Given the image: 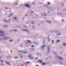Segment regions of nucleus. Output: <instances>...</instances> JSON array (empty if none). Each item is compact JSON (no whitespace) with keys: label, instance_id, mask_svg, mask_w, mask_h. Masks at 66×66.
I'll use <instances>...</instances> for the list:
<instances>
[{"label":"nucleus","instance_id":"49530a36","mask_svg":"<svg viewBox=\"0 0 66 66\" xmlns=\"http://www.w3.org/2000/svg\"><path fill=\"white\" fill-rule=\"evenodd\" d=\"M51 42H53H53H54V40H52Z\"/></svg>","mask_w":66,"mask_h":66},{"label":"nucleus","instance_id":"a18cd8bd","mask_svg":"<svg viewBox=\"0 0 66 66\" xmlns=\"http://www.w3.org/2000/svg\"><path fill=\"white\" fill-rule=\"evenodd\" d=\"M10 15H11V16H13V14H10Z\"/></svg>","mask_w":66,"mask_h":66},{"label":"nucleus","instance_id":"f3484780","mask_svg":"<svg viewBox=\"0 0 66 66\" xmlns=\"http://www.w3.org/2000/svg\"><path fill=\"white\" fill-rule=\"evenodd\" d=\"M35 22L34 21H32L31 22V23L32 24H34L35 23Z\"/></svg>","mask_w":66,"mask_h":66},{"label":"nucleus","instance_id":"8fccbe9b","mask_svg":"<svg viewBox=\"0 0 66 66\" xmlns=\"http://www.w3.org/2000/svg\"><path fill=\"white\" fill-rule=\"evenodd\" d=\"M18 4H15V5H18Z\"/></svg>","mask_w":66,"mask_h":66},{"label":"nucleus","instance_id":"338daca9","mask_svg":"<svg viewBox=\"0 0 66 66\" xmlns=\"http://www.w3.org/2000/svg\"><path fill=\"white\" fill-rule=\"evenodd\" d=\"M32 4H35L34 3H32Z\"/></svg>","mask_w":66,"mask_h":66},{"label":"nucleus","instance_id":"2f4dec72","mask_svg":"<svg viewBox=\"0 0 66 66\" xmlns=\"http://www.w3.org/2000/svg\"><path fill=\"white\" fill-rule=\"evenodd\" d=\"M45 7H49V5H46Z\"/></svg>","mask_w":66,"mask_h":66},{"label":"nucleus","instance_id":"473e14b6","mask_svg":"<svg viewBox=\"0 0 66 66\" xmlns=\"http://www.w3.org/2000/svg\"><path fill=\"white\" fill-rule=\"evenodd\" d=\"M32 56V55L31 54H30L28 55V57H31Z\"/></svg>","mask_w":66,"mask_h":66},{"label":"nucleus","instance_id":"393cba45","mask_svg":"<svg viewBox=\"0 0 66 66\" xmlns=\"http://www.w3.org/2000/svg\"><path fill=\"white\" fill-rule=\"evenodd\" d=\"M13 31H15V32H17L18 31V30L17 29H15L13 30Z\"/></svg>","mask_w":66,"mask_h":66},{"label":"nucleus","instance_id":"37998d69","mask_svg":"<svg viewBox=\"0 0 66 66\" xmlns=\"http://www.w3.org/2000/svg\"><path fill=\"white\" fill-rule=\"evenodd\" d=\"M54 54H55V55H57V54H56V53L55 52H54Z\"/></svg>","mask_w":66,"mask_h":66},{"label":"nucleus","instance_id":"0eeeda50","mask_svg":"<svg viewBox=\"0 0 66 66\" xmlns=\"http://www.w3.org/2000/svg\"><path fill=\"white\" fill-rule=\"evenodd\" d=\"M42 16H47V15L44 13H42L41 14Z\"/></svg>","mask_w":66,"mask_h":66},{"label":"nucleus","instance_id":"6e6552de","mask_svg":"<svg viewBox=\"0 0 66 66\" xmlns=\"http://www.w3.org/2000/svg\"><path fill=\"white\" fill-rule=\"evenodd\" d=\"M37 16H38V15H35L33 16L34 18H36L37 17Z\"/></svg>","mask_w":66,"mask_h":66},{"label":"nucleus","instance_id":"79ce46f5","mask_svg":"<svg viewBox=\"0 0 66 66\" xmlns=\"http://www.w3.org/2000/svg\"><path fill=\"white\" fill-rule=\"evenodd\" d=\"M42 65L44 66V65H45V63L44 62H43L42 63Z\"/></svg>","mask_w":66,"mask_h":66},{"label":"nucleus","instance_id":"09e8293b","mask_svg":"<svg viewBox=\"0 0 66 66\" xmlns=\"http://www.w3.org/2000/svg\"><path fill=\"white\" fill-rule=\"evenodd\" d=\"M43 3L42 2V3H39V4H42V3Z\"/></svg>","mask_w":66,"mask_h":66},{"label":"nucleus","instance_id":"bf43d9fd","mask_svg":"<svg viewBox=\"0 0 66 66\" xmlns=\"http://www.w3.org/2000/svg\"><path fill=\"white\" fill-rule=\"evenodd\" d=\"M21 66H23V65L22 64L21 65Z\"/></svg>","mask_w":66,"mask_h":66},{"label":"nucleus","instance_id":"5701e85b","mask_svg":"<svg viewBox=\"0 0 66 66\" xmlns=\"http://www.w3.org/2000/svg\"><path fill=\"white\" fill-rule=\"evenodd\" d=\"M48 42H50V39L49 38H48Z\"/></svg>","mask_w":66,"mask_h":66},{"label":"nucleus","instance_id":"0e129e2a","mask_svg":"<svg viewBox=\"0 0 66 66\" xmlns=\"http://www.w3.org/2000/svg\"><path fill=\"white\" fill-rule=\"evenodd\" d=\"M28 16V15H26V16Z\"/></svg>","mask_w":66,"mask_h":66},{"label":"nucleus","instance_id":"052dcab7","mask_svg":"<svg viewBox=\"0 0 66 66\" xmlns=\"http://www.w3.org/2000/svg\"><path fill=\"white\" fill-rule=\"evenodd\" d=\"M63 21H64V20L62 19V21L63 22Z\"/></svg>","mask_w":66,"mask_h":66},{"label":"nucleus","instance_id":"f8f14e48","mask_svg":"<svg viewBox=\"0 0 66 66\" xmlns=\"http://www.w3.org/2000/svg\"><path fill=\"white\" fill-rule=\"evenodd\" d=\"M4 33V31H2L1 30H0V33Z\"/></svg>","mask_w":66,"mask_h":66},{"label":"nucleus","instance_id":"a878e982","mask_svg":"<svg viewBox=\"0 0 66 66\" xmlns=\"http://www.w3.org/2000/svg\"><path fill=\"white\" fill-rule=\"evenodd\" d=\"M14 19H15V20H17V17L16 16L14 18Z\"/></svg>","mask_w":66,"mask_h":66},{"label":"nucleus","instance_id":"774afa93","mask_svg":"<svg viewBox=\"0 0 66 66\" xmlns=\"http://www.w3.org/2000/svg\"><path fill=\"white\" fill-rule=\"evenodd\" d=\"M52 44H53V43H52Z\"/></svg>","mask_w":66,"mask_h":66},{"label":"nucleus","instance_id":"6ab92c4d","mask_svg":"<svg viewBox=\"0 0 66 66\" xmlns=\"http://www.w3.org/2000/svg\"><path fill=\"white\" fill-rule=\"evenodd\" d=\"M58 14L59 15H62V14L61 13H58Z\"/></svg>","mask_w":66,"mask_h":66},{"label":"nucleus","instance_id":"e2e57ef3","mask_svg":"<svg viewBox=\"0 0 66 66\" xmlns=\"http://www.w3.org/2000/svg\"><path fill=\"white\" fill-rule=\"evenodd\" d=\"M11 42H13V40H11Z\"/></svg>","mask_w":66,"mask_h":66},{"label":"nucleus","instance_id":"72a5a7b5","mask_svg":"<svg viewBox=\"0 0 66 66\" xmlns=\"http://www.w3.org/2000/svg\"><path fill=\"white\" fill-rule=\"evenodd\" d=\"M27 64H29L30 63V62H26Z\"/></svg>","mask_w":66,"mask_h":66},{"label":"nucleus","instance_id":"9b49d317","mask_svg":"<svg viewBox=\"0 0 66 66\" xmlns=\"http://www.w3.org/2000/svg\"><path fill=\"white\" fill-rule=\"evenodd\" d=\"M45 47V45H43L42 46V47H41L42 48H43V49H42V50H43V49H44V48Z\"/></svg>","mask_w":66,"mask_h":66},{"label":"nucleus","instance_id":"412c9836","mask_svg":"<svg viewBox=\"0 0 66 66\" xmlns=\"http://www.w3.org/2000/svg\"><path fill=\"white\" fill-rule=\"evenodd\" d=\"M6 63L7 64V65H9V62H7V61H6Z\"/></svg>","mask_w":66,"mask_h":66},{"label":"nucleus","instance_id":"b1692460","mask_svg":"<svg viewBox=\"0 0 66 66\" xmlns=\"http://www.w3.org/2000/svg\"><path fill=\"white\" fill-rule=\"evenodd\" d=\"M56 42L57 43V42H60V40H57L56 41Z\"/></svg>","mask_w":66,"mask_h":66},{"label":"nucleus","instance_id":"9d476101","mask_svg":"<svg viewBox=\"0 0 66 66\" xmlns=\"http://www.w3.org/2000/svg\"><path fill=\"white\" fill-rule=\"evenodd\" d=\"M30 51H34V48H31L30 49Z\"/></svg>","mask_w":66,"mask_h":66},{"label":"nucleus","instance_id":"20e7f679","mask_svg":"<svg viewBox=\"0 0 66 66\" xmlns=\"http://www.w3.org/2000/svg\"><path fill=\"white\" fill-rule=\"evenodd\" d=\"M19 52H20L22 53H27V52H26L23 51H19Z\"/></svg>","mask_w":66,"mask_h":66},{"label":"nucleus","instance_id":"dca6fc26","mask_svg":"<svg viewBox=\"0 0 66 66\" xmlns=\"http://www.w3.org/2000/svg\"><path fill=\"white\" fill-rule=\"evenodd\" d=\"M7 58L8 59H10L11 58V57L10 56H7Z\"/></svg>","mask_w":66,"mask_h":66},{"label":"nucleus","instance_id":"f704fd0d","mask_svg":"<svg viewBox=\"0 0 66 66\" xmlns=\"http://www.w3.org/2000/svg\"><path fill=\"white\" fill-rule=\"evenodd\" d=\"M30 60H31L32 59H33V58L32 57H30Z\"/></svg>","mask_w":66,"mask_h":66},{"label":"nucleus","instance_id":"c9c22d12","mask_svg":"<svg viewBox=\"0 0 66 66\" xmlns=\"http://www.w3.org/2000/svg\"><path fill=\"white\" fill-rule=\"evenodd\" d=\"M8 9H9V8H8V7H5V10H8Z\"/></svg>","mask_w":66,"mask_h":66},{"label":"nucleus","instance_id":"de8ad7c7","mask_svg":"<svg viewBox=\"0 0 66 66\" xmlns=\"http://www.w3.org/2000/svg\"><path fill=\"white\" fill-rule=\"evenodd\" d=\"M38 59V57H37L36 58H35L36 60H37V59Z\"/></svg>","mask_w":66,"mask_h":66},{"label":"nucleus","instance_id":"7ed1b4c3","mask_svg":"<svg viewBox=\"0 0 66 66\" xmlns=\"http://www.w3.org/2000/svg\"><path fill=\"white\" fill-rule=\"evenodd\" d=\"M22 30L23 31H26V32H29V30L27 29H22Z\"/></svg>","mask_w":66,"mask_h":66},{"label":"nucleus","instance_id":"7c9ffc66","mask_svg":"<svg viewBox=\"0 0 66 66\" xmlns=\"http://www.w3.org/2000/svg\"><path fill=\"white\" fill-rule=\"evenodd\" d=\"M41 53H38V55H39V56H40V55H41Z\"/></svg>","mask_w":66,"mask_h":66},{"label":"nucleus","instance_id":"e433bc0d","mask_svg":"<svg viewBox=\"0 0 66 66\" xmlns=\"http://www.w3.org/2000/svg\"><path fill=\"white\" fill-rule=\"evenodd\" d=\"M47 13H50V11H48L47 12Z\"/></svg>","mask_w":66,"mask_h":66},{"label":"nucleus","instance_id":"864d4df0","mask_svg":"<svg viewBox=\"0 0 66 66\" xmlns=\"http://www.w3.org/2000/svg\"><path fill=\"white\" fill-rule=\"evenodd\" d=\"M61 34L60 33L59 34V35H61Z\"/></svg>","mask_w":66,"mask_h":66},{"label":"nucleus","instance_id":"58836bf2","mask_svg":"<svg viewBox=\"0 0 66 66\" xmlns=\"http://www.w3.org/2000/svg\"><path fill=\"white\" fill-rule=\"evenodd\" d=\"M66 9H63V11H66Z\"/></svg>","mask_w":66,"mask_h":66},{"label":"nucleus","instance_id":"13d9d810","mask_svg":"<svg viewBox=\"0 0 66 66\" xmlns=\"http://www.w3.org/2000/svg\"><path fill=\"white\" fill-rule=\"evenodd\" d=\"M45 43V41H44V42H43V44H44V43Z\"/></svg>","mask_w":66,"mask_h":66},{"label":"nucleus","instance_id":"603ef678","mask_svg":"<svg viewBox=\"0 0 66 66\" xmlns=\"http://www.w3.org/2000/svg\"><path fill=\"white\" fill-rule=\"evenodd\" d=\"M51 21H50L49 22V23H51Z\"/></svg>","mask_w":66,"mask_h":66},{"label":"nucleus","instance_id":"5fc2aeb1","mask_svg":"<svg viewBox=\"0 0 66 66\" xmlns=\"http://www.w3.org/2000/svg\"><path fill=\"white\" fill-rule=\"evenodd\" d=\"M12 52H13V51H11V52L12 53H13Z\"/></svg>","mask_w":66,"mask_h":66},{"label":"nucleus","instance_id":"ea45409f","mask_svg":"<svg viewBox=\"0 0 66 66\" xmlns=\"http://www.w3.org/2000/svg\"><path fill=\"white\" fill-rule=\"evenodd\" d=\"M20 47H22V44H21V45H20Z\"/></svg>","mask_w":66,"mask_h":66},{"label":"nucleus","instance_id":"3c124183","mask_svg":"<svg viewBox=\"0 0 66 66\" xmlns=\"http://www.w3.org/2000/svg\"><path fill=\"white\" fill-rule=\"evenodd\" d=\"M66 44H64L63 45V46H65L66 45Z\"/></svg>","mask_w":66,"mask_h":66},{"label":"nucleus","instance_id":"cd10ccee","mask_svg":"<svg viewBox=\"0 0 66 66\" xmlns=\"http://www.w3.org/2000/svg\"><path fill=\"white\" fill-rule=\"evenodd\" d=\"M21 57H23V56H22V55H21V54H20L19 55Z\"/></svg>","mask_w":66,"mask_h":66},{"label":"nucleus","instance_id":"c03bdc74","mask_svg":"<svg viewBox=\"0 0 66 66\" xmlns=\"http://www.w3.org/2000/svg\"><path fill=\"white\" fill-rule=\"evenodd\" d=\"M34 47V45H32L31 46V47Z\"/></svg>","mask_w":66,"mask_h":66},{"label":"nucleus","instance_id":"c85d7f7f","mask_svg":"<svg viewBox=\"0 0 66 66\" xmlns=\"http://www.w3.org/2000/svg\"><path fill=\"white\" fill-rule=\"evenodd\" d=\"M1 62L2 63H3V62H4V60H1Z\"/></svg>","mask_w":66,"mask_h":66},{"label":"nucleus","instance_id":"aec40b11","mask_svg":"<svg viewBox=\"0 0 66 66\" xmlns=\"http://www.w3.org/2000/svg\"><path fill=\"white\" fill-rule=\"evenodd\" d=\"M27 42L28 43H31V42H30V41L29 40H27Z\"/></svg>","mask_w":66,"mask_h":66},{"label":"nucleus","instance_id":"680f3d73","mask_svg":"<svg viewBox=\"0 0 66 66\" xmlns=\"http://www.w3.org/2000/svg\"><path fill=\"white\" fill-rule=\"evenodd\" d=\"M8 17H11V16L9 15V16H8Z\"/></svg>","mask_w":66,"mask_h":66},{"label":"nucleus","instance_id":"1a4fd4ad","mask_svg":"<svg viewBox=\"0 0 66 66\" xmlns=\"http://www.w3.org/2000/svg\"><path fill=\"white\" fill-rule=\"evenodd\" d=\"M9 27V26L7 25H5L4 26V27L5 28H7Z\"/></svg>","mask_w":66,"mask_h":66},{"label":"nucleus","instance_id":"2eb2a0df","mask_svg":"<svg viewBox=\"0 0 66 66\" xmlns=\"http://www.w3.org/2000/svg\"><path fill=\"white\" fill-rule=\"evenodd\" d=\"M4 21H5V22H7V23H9L10 22V21L6 20H4Z\"/></svg>","mask_w":66,"mask_h":66},{"label":"nucleus","instance_id":"ddd939ff","mask_svg":"<svg viewBox=\"0 0 66 66\" xmlns=\"http://www.w3.org/2000/svg\"><path fill=\"white\" fill-rule=\"evenodd\" d=\"M57 57L59 58V59L60 60H62V57H60L58 56Z\"/></svg>","mask_w":66,"mask_h":66},{"label":"nucleus","instance_id":"423d86ee","mask_svg":"<svg viewBox=\"0 0 66 66\" xmlns=\"http://www.w3.org/2000/svg\"><path fill=\"white\" fill-rule=\"evenodd\" d=\"M4 40H7L9 39V38L8 37H4Z\"/></svg>","mask_w":66,"mask_h":66},{"label":"nucleus","instance_id":"c756f323","mask_svg":"<svg viewBox=\"0 0 66 66\" xmlns=\"http://www.w3.org/2000/svg\"><path fill=\"white\" fill-rule=\"evenodd\" d=\"M4 64L3 63H2L1 64V66H4Z\"/></svg>","mask_w":66,"mask_h":66},{"label":"nucleus","instance_id":"a19ab883","mask_svg":"<svg viewBox=\"0 0 66 66\" xmlns=\"http://www.w3.org/2000/svg\"><path fill=\"white\" fill-rule=\"evenodd\" d=\"M47 3H48V5H49V4H50V2L49 3L48 2Z\"/></svg>","mask_w":66,"mask_h":66},{"label":"nucleus","instance_id":"a211bd4d","mask_svg":"<svg viewBox=\"0 0 66 66\" xmlns=\"http://www.w3.org/2000/svg\"><path fill=\"white\" fill-rule=\"evenodd\" d=\"M49 9L50 10H51L52 11H53V9L52 8H50Z\"/></svg>","mask_w":66,"mask_h":66},{"label":"nucleus","instance_id":"4d7b16f0","mask_svg":"<svg viewBox=\"0 0 66 66\" xmlns=\"http://www.w3.org/2000/svg\"><path fill=\"white\" fill-rule=\"evenodd\" d=\"M19 40H20L19 39L18 40V42L19 41Z\"/></svg>","mask_w":66,"mask_h":66},{"label":"nucleus","instance_id":"69168bd1","mask_svg":"<svg viewBox=\"0 0 66 66\" xmlns=\"http://www.w3.org/2000/svg\"><path fill=\"white\" fill-rule=\"evenodd\" d=\"M9 65L10 66V65H11V64H9Z\"/></svg>","mask_w":66,"mask_h":66},{"label":"nucleus","instance_id":"bb28decb","mask_svg":"<svg viewBox=\"0 0 66 66\" xmlns=\"http://www.w3.org/2000/svg\"><path fill=\"white\" fill-rule=\"evenodd\" d=\"M5 35V34H3L0 35V36H4Z\"/></svg>","mask_w":66,"mask_h":66},{"label":"nucleus","instance_id":"4468645a","mask_svg":"<svg viewBox=\"0 0 66 66\" xmlns=\"http://www.w3.org/2000/svg\"><path fill=\"white\" fill-rule=\"evenodd\" d=\"M34 44H35L36 45H37V46H38V44L37 43H36V42H34Z\"/></svg>","mask_w":66,"mask_h":66},{"label":"nucleus","instance_id":"f03ea898","mask_svg":"<svg viewBox=\"0 0 66 66\" xmlns=\"http://www.w3.org/2000/svg\"><path fill=\"white\" fill-rule=\"evenodd\" d=\"M43 61V60H40L39 59L38 60V63H40L41 64V63H43V61Z\"/></svg>","mask_w":66,"mask_h":66},{"label":"nucleus","instance_id":"4be33fe9","mask_svg":"<svg viewBox=\"0 0 66 66\" xmlns=\"http://www.w3.org/2000/svg\"><path fill=\"white\" fill-rule=\"evenodd\" d=\"M30 13H34V12L32 10H30Z\"/></svg>","mask_w":66,"mask_h":66},{"label":"nucleus","instance_id":"39448f33","mask_svg":"<svg viewBox=\"0 0 66 66\" xmlns=\"http://www.w3.org/2000/svg\"><path fill=\"white\" fill-rule=\"evenodd\" d=\"M47 48L48 49H49V50H48V52H49L50 50V47L49 46H47Z\"/></svg>","mask_w":66,"mask_h":66},{"label":"nucleus","instance_id":"4c0bfd02","mask_svg":"<svg viewBox=\"0 0 66 66\" xmlns=\"http://www.w3.org/2000/svg\"><path fill=\"white\" fill-rule=\"evenodd\" d=\"M18 57H14V59H18Z\"/></svg>","mask_w":66,"mask_h":66},{"label":"nucleus","instance_id":"f257e3e1","mask_svg":"<svg viewBox=\"0 0 66 66\" xmlns=\"http://www.w3.org/2000/svg\"><path fill=\"white\" fill-rule=\"evenodd\" d=\"M25 6H26V7H27L28 8V9H30V8H31V6H30V5L26 4L25 5Z\"/></svg>","mask_w":66,"mask_h":66},{"label":"nucleus","instance_id":"6e6d98bb","mask_svg":"<svg viewBox=\"0 0 66 66\" xmlns=\"http://www.w3.org/2000/svg\"><path fill=\"white\" fill-rule=\"evenodd\" d=\"M32 28L33 29H34V28H35V27H33Z\"/></svg>","mask_w":66,"mask_h":66}]
</instances>
